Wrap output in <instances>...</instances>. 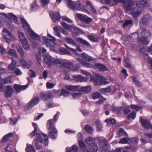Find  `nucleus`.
<instances>
[{
  "label": "nucleus",
  "instance_id": "1",
  "mask_svg": "<svg viewBox=\"0 0 152 152\" xmlns=\"http://www.w3.org/2000/svg\"><path fill=\"white\" fill-rule=\"evenodd\" d=\"M105 0V3L110 5H115L118 3L123 4L122 6L127 12H130L131 15L134 18L138 17L141 14V7L139 6L137 1L134 0Z\"/></svg>",
  "mask_w": 152,
  "mask_h": 152
},
{
  "label": "nucleus",
  "instance_id": "2",
  "mask_svg": "<svg viewBox=\"0 0 152 152\" xmlns=\"http://www.w3.org/2000/svg\"><path fill=\"white\" fill-rule=\"evenodd\" d=\"M81 59L80 58H77V61L80 62L81 64L88 68H94V66L91 64L83 61L89 62H94L96 61V59L88 55L83 53L81 55Z\"/></svg>",
  "mask_w": 152,
  "mask_h": 152
},
{
  "label": "nucleus",
  "instance_id": "3",
  "mask_svg": "<svg viewBox=\"0 0 152 152\" xmlns=\"http://www.w3.org/2000/svg\"><path fill=\"white\" fill-rule=\"evenodd\" d=\"M21 20L23 28L28 32L30 36L35 39L40 41V37L31 29L29 25L25 19L23 18H21Z\"/></svg>",
  "mask_w": 152,
  "mask_h": 152
},
{
  "label": "nucleus",
  "instance_id": "4",
  "mask_svg": "<svg viewBox=\"0 0 152 152\" xmlns=\"http://www.w3.org/2000/svg\"><path fill=\"white\" fill-rule=\"evenodd\" d=\"M51 38L48 39L47 37H44L43 39L45 40L44 44L48 48H49L51 51H55V42L56 41V38L50 35L49 34H48Z\"/></svg>",
  "mask_w": 152,
  "mask_h": 152
},
{
  "label": "nucleus",
  "instance_id": "5",
  "mask_svg": "<svg viewBox=\"0 0 152 152\" xmlns=\"http://www.w3.org/2000/svg\"><path fill=\"white\" fill-rule=\"evenodd\" d=\"M2 34L4 37L6 39V42L8 43H9L10 41L16 39V37L12 35L6 28H4L3 29Z\"/></svg>",
  "mask_w": 152,
  "mask_h": 152
},
{
  "label": "nucleus",
  "instance_id": "6",
  "mask_svg": "<svg viewBox=\"0 0 152 152\" xmlns=\"http://www.w3.org/2000/svg\"><path fill=\"white\" fill-rule=\"evenodd\" d=\"M67 6L73 10H80L81 7V4L79 1L77 2H74L71 0H67Z\"/></svg>",
  "mask_w": 152,
  "mask_h": 152
},
{
  "label": "nucleus",
  "instance_id": "7",
  "mask_svg": "<svg viewBox=\"0 0 152 152\" xmlns=\"http://www.w3.org/2000/svg\"><path fill=\"white\" fill-rule=\"evenodd\" d=\"M64 46L66 49L63 48H60L59 51L61 54H69L70 53V51L72 52L75 54L77 53L75 49L69 47L66 44H65Z\"/></svg>",
  "mask_w": 152,
  "mask_h": 152
},
{
  "label": "nucleus",
  "instance_id": "8",
  "mask_svg": "<svg viewBox=\"0 0 152 152\" xmlns=\"http://www.w3.org/2000/svg\"><path fill=\"white\" fill-rule=\"evenodd\" d=\"M99 144L100 148H102V151L103 152H106L109 146L107 140L105 139H101L99 141Z\"/></svg>",
  "mask_w": 152,
  "mask_h": 152
},
{
  "label": "nucleus",
  "instance_id": "9",
  "mask_svg": "<svg viewBox=\"0 0 152 152\" xmlns=\"http://www.w3.org/2000/svg\"><path fill=\"white\" fill-rule=\"evenodd\" d=\"M14 90L12 87L9 85L6 86L4 91V95L7 98L11 97L13 94Z\"/></svg>",
  "mask_w": 152,
  "mask_h": 152
},
{
  "label": "nucleus",
  "instance_id": "10",
  "mask_svg": "<svg viewBox=\"0 0 152 152\" xmlns=\"http://www.w3.org/2000/svg\"><path fill=\"white\" fill-rule=\"evenodd\" d=\"M50 15L52 20L55 23H56L60 21L61 17L58 12L50 11Z\"/></svg>",
  "mask_w": 152,
  "mask_h": 152
},
{
  "label": "nucleus",
  "instance_id": "11",
  "mask_svg": "<svg viewBox=\"0 0 152 152\" xmlns=\"http://www.w3.org/2000/svg\"><path fill=\"white\" fill-rule=\"evenodd\" d=\"M76 15L80 20L87 23H88L92 21V19L85 15L77 13Z\"/></svg>",
  "mask_w": 152,
  "mask_h": 152
},
{
  "label": "nucleus",
  "instance_id": "12",
  "mask_svg": "<svg viewBox=\"0 0 152 152\" xmlns=\"http://www.w3.org/2000/svg\"><path fill=\"white\" fill-rule=\"evenodd\" d=\"M63 66L66 68L68 69L69 70L73 71L77 70L79 68V66L77 65L75 66L72 63L69 62H66L63 64Z\"/></svg>",
  "mask_w": 152,
  "mask_h": 152
},
{
  "label": "nucleus",
  "instance_id": "13",
  "mask_svg": "<svg viewBox=\"0 0 152 152\" xmlns=\"http://www.w3.org/2000/svg\"><path fill=\"white\" fill-rule=\"evenodd\" d=\"M53 96L52 93L50 91L41 93L40 97L41 99L44 101H47L50 99Z\"/></svg>",
  "mask_w": 152,
  "mask_h": 152
},
{
  "label": "nucleus",
  "instance_id": "14",
  "mask_svg": "<svg viewBox=\"0 0 152 152\" xmlns=\"http://www.w3.org/2000/svg\"><path fill=\"white\" fill-rule=\"evenodd\" d=\"M39 101V98L38 97H34L28 105L25 106L24 109L25 110H28L37 104Z\"/></svg>",
  "mask_w": 152,
  "mask_h": 152
},
{
  "label": "nucleus",
  "instance_id": "15",
  "mask_svg": "<svg viewBox=\"0 0 152 152\" xmlns=\"http://www.w3.org/2000/svg\"><path fill=\"white\" fill-rule=\"evenodd\" d=\"M53 120H49L47 123V129L49 130V131H51L52 132L55 134L56 135H57L58 132L56 129L54 127V125H52Z\"/></svg>",
  "mask_w": 152,
  "mask_h": 152
},
{
  "label": "nucleus",
  "instance_id": "16",
  "mask_svg": "<svg viewBox=\"0 0 152 152\" xmlns=\"http://www.w3.org/2000/svg\"><path fill=\"white\" fill-rule=\"evenodd\" d=\"M59 29L61 30L60 31L63 34L66 35H67L68 33L66 31L63 29L59 26H55L53 28V30L54 31L55 34L56 35L60 37H61V34L58 32V30Z\"/></svg>",
  "mask_w": 152,
  "mask_h": 152
},
{
  "label": "nucleus",
  "instance_id": "17",
  "mask_svg": "<svg viewBox=\"0 0 152 152\" xmlns=\"http://www.w3.org/2000/svg\"><path fill=\"white\" fill-rule=\"evenodd\" d=\"M150 15L148 14H145L144 18L141 19L140 21V23L141 28V24L146 25L148 24L150 20Z\"/></svg>",
  "mask_w": 152,
  "mask_h": 152
},
{
  "label": "nucleus",
  "instance_id": "18",
  "mask_svg": "<svg viewBox=\"0 0 152 152\" xmlns=\"http://www.w3.org/2000/svg\"><path fill=\"white\" fill-rule=\"evenodd\" d=\"M16 91L17 92H20V91L25 90L28 86V85L23 86H21L17 84H14L13 85Z\"/></svg>",
  "mask_w": 152,
  "mask_h": 152
},
{
  "label": "nucleus",
  "instance_id": "19",
  "mask_svg": "<svg viewBox=\"0 0 152 152\" xmlns=\"http://www.w3.org/2000/svg\"><path fill=\"white\" fill-rule=\"evenodd\" d=\"M44 59L45 62L49 65H53V58L48 54H46L44 56Z\"/></svg>",
  "mask_w": 152,
  "mask_h": 152
},
{
  "label": "nucleus",
  "instance_id": "20",
  "mask_svg": "<svg viewBox=\"0 0 152 152\" xmlns=\"http://www.w3.org/2000/svg\"><path fill=\"white\" fill-rule=\"evenodd\" d=\"M94 65L95 67L94 66V68L95 69L96 68L101 72H104L107 70V67L104 65L99 63H96L94 64Z\"/></svg>",
  "mask_w": 152,
  "mask_h": 152
},
{
  "label": "nucleus",
  "instance_id": "21",
  "mask_svg": "<svg viewBox=\"0 0 152 152\" xmlns=\"http://www.w3.org/2000/svg\"><path fill=\"white\" fill-rule=\"evenodd\" d=\"M140 121L144 128L147 129L151 128L152 124L148 120L142 118L140 119Z\"/></svg>",
  "mask_w": 152,
  "mask_h": 152
},
{
  "label": "nucleus",
  "instance_id": "22",
  "mask_svg": "<svg viewBox=\"0 0 152 152\" xmlns=\"http://www.w3.org/2000/svg\"><path fill=\"white\" fill-rule=\"evenodd\" d=\"M73 80L75 81L83 82L87 80L86 77H84L81 75H78L73 76Z\"/></svg>",
  "mask_w": 152,
  "mask_h": 152
},
{
  "label": "nucleus",
  "instance_id": "23",
  "mask_svg": "<svg viewBox=\"0 0 152 152\" xmlns=\"http://www.w3.org/2000/svg\"><path fill=\"white\" fill-rule=\"evenodd\" d=\"M86 7L87 9L90 11L94 14H96V10L92 6L91 3L89 1L86 2Z\"/></svg>",
  "mask_w": 152,
  "mask_h": 152
},
{
  "label": "nucleus",
  "instance_id": "24",
  "mask_svg": "<svg viewBox=\"0 0 152 152\" xmlns=\"http://www.w3.org/2000/svg\"><path fill=\"white\" fill-rule=\"evenodd\" d=\"M137 42L140 45H147L149 43V41L147 40L146 37H143L139 38Z\"/></svg>",
  "mask_w": 152,
  "mask_h": 152
},
{
  "label": "nucleus",
  "instance_id": "25",
  "mask_svg": "<svg viewBox=\"0 0 152 152\" xmlns=\"http://www.w3.org/2000/svg\"><path fill=\"white\" fill-rule=\"evenodd\" d=\"M4 149L5 152H17L15 149V146L11 144H8Z\"/></svg>",
  "mask_w": 152,
  "mask_h": 152
},
{
  "label": "nucleus",
  "instance_id": "26",
  "mask_svg": "<svg viewBox=\"0 0 152 152\" xmlns=\"http://www.w3.org/2000/svg\"><path fill=\"white\" fill-rule=\"evenodd\" d=\"M65 88L69 90L72 91H75L79 90L80 88V86L78 85H66L65 86Z\"/></svg>",
  "mask_w": 152,
  "mask_h": 152
},
{
  "label": "nucleus",
  "instance_id": "27",
  "mask_svg": "<svg viewBox=\"0 0 152 152\" xmlns=\"http://www.w3.org/2000/svg\"><path fill=\"white\" fill-rule=\"evenodd\" d=\"M141 35L142 37H147L150 36L151 32L149 30L144 28L142 29Z\"/></svg>",
  "mask_w": 152,
  "mask_h": 152
},
{
  "label": "nucleus",
  "instance_id": "28",
  "mask_svg": "<svg viewBox=\"0 0 152 152\" xmlns=\"http://www.w3.org/2000/svg\"><path fill=\"white\" fill-rule=\"evenodd\" d=\"M64 41L67 44L71 45L76 46L77 45V43L72 38L66 37L64 38Z\"/></svg>",
  "mask_w": 152,
  "mask_h": 152
},
{
  "label": "nucleus",
  "instance_id": "29",
  "mask_svg": "<svg viewBox=\"0 0 152 152\" xmlns=\"http://www.w3.org/2000/svg\"><path fill=\"white\" fill-rule=\"evenodd\" d=\"M76 40L77 42L81 43L84 45L86 46L90 47V44L88 42L85 40L83 39L82 38L80 37L77 38L76 39Z\"/></svg>",
  "mask_w": 152,
  "mask_h": 152
},
{
  "label": "nucleus",
  "instance_id": "30",
  "mask_svg": "<svg viewBox=\"0 0 152 152\" xmlns=\"http://www.w3.org/2000/svg\"><path fill=\"white\" fill-rule=\"evenodd\" d=\"M91 87L89 86H80L79 91L86 93L90 92L91 90Z\"/></svg>",
  "mask_w": 152,
  "mask_h": 152
},
{
  "label": "nucleus",
  "instance_id": "31",
  "mask_svg": "<svg viewBox=\"0 0 152 152\" xmlns=\"http://www.w3.org/2000/svg\"><path fill=\"white\" fill-rule=\"evenodd\" d=\"M20 63L24 68H29L32 65V63H28L25 59L23 58L20 61Z\"/></svg>",
  "mask_w": 152,
  "mask_h": 152
},
{
  "label": "nucleus",
  "instance_id": "32",
  "mask_svg": "<svg viewBox=\"0 0 152 152\" xmlns=\"http://www.w3.org/2000/svg\"><path fill=\"white\" fill-rule=\"evenodd\" d=\"M16 48L18 52L20 54L22 58L24 57V55L23 51L21 47L19 44H17L16 45Z\"/></svg>",
  "mask_w": 152,
  "mask_h": 152
},
{
  "label": "nucleus",
  "instance_id": "33",
  "mask_svg": "<svg viewBox=\"0 0 152 152\" xmlns=\"http://www.w3.org/2000/svg\"><path fill=\"white\" fill-rule=\"evenodd\" d=\"M11 59L12 60V63L8 66V69L11 70H14L16 66V61L15 60H13L12 58Z\"/></svg>",
  "mask_w": 152,
  "mask_h": 152
},
{
  "label": "nucleus",
  "instance_id": "34",
  "mask_svg": "<svg viewBox=\"0 0 152 152\" xmlns=\"http://www.w3.org/2000/svg\"><path fill=\"white\" fill-rule=\"evenodd\" d=\"M132 142L131 140L127 138L121 139L119 142V143L121 144L130 143Z\"/></svg>",
  "mask_w": 152,
  "mask_h": 152
},
{
  "label": "nucleus",
  "instance_id": "35",
  "mask_svg": "<svg viewBox=\"0 0 152 152\" xmlns=\"http://www.w3.org/2000/svg\"><path fill=\"white\" fill-rule=\"evenodd\" d=\"M139 2L144 7H149L150 4V0H138Z\"/></svg>",
  "mask_w": 152,
  "mask_h": 152
},
{
  "label": "nucleus",
  "instance_id": "36",
  "mask_svg": "<svg viewBox=\"0 0 152 152\" xmlns=\"http://www.w3.org/2000/svg\"><path fill=\"white\" fill-rule=\"evenodd\" d=\"M7 53L10 56H13L15 58H17L18 56L17 54L14 50L9 49L7 51Z\"/></svg>",
  "mask_w": 152,
  "mask_h": 152
},
{
  "label": "nucleus",
  "instance_id": "37",
  "mask_svg": "<svg viewBox=\"0 0 152 152\" xmlns=\"http://www.w3.org/2000/svg\"><path fill=\"white\" fill-rule=\"evenodd\" d=\"M13 134L11 133H9L4 136L2 140V142H5L8 140H10L12 137Z\"/></svg>",
  "mask_w": 152,
  "mask_h": 152
},
{
  "label": "nucleus",
  "instance_id": "38",
  "mask_svg": "<svg viewBox=\"0 0 152 152\" xmlns=\"http://www.w3.org/2000/svg\"><path fill=\"white\" fill-rule=\"evenodd\" d=\"M85 141L87 145L90 146L95 143V140L91 137H89L86 139Z\"/></svg>",
  "mask_w": 152,
  "mask_h": 152
},
{
  "label": "nucleus",
  "instance_id": "39",
  "mask_svg": "<svg viewBox=\"0 0 152 152\" xmlns=\"http://www.w3.org/2000/svg\"><path fill=\"white\" fill-rule=\"evenodd\" d=\"M89 146H90V150L92 152H96L98 149V147L95 143Z\"/></svg>",
  "mask_w": 152,
  "mask_h": 152
},
{
  "label": "nucleus",
  "instance_id": "40",
  "mask_svg": "<svg viewBox=\"0 0 152 152\" xmlns=\"http://www.w3.org/2000/svg\"><path fill=\"white\" fill-rule=\"evenodd\" d=\"M21 43L22 45L23 48L24 49L26 50H29L30 49V47L28 45L27 40H25V41L22 42Z\"/></svg>",
  "mask_w": 152,
  "mask_h": 152
},
{
  "label": "nucleus",
  "instance_id": "41",
  "mask_svg": "<svg viewBox=\"0 0 152 152\" xmlns=\"http://www.w3.org/2000/svg\"><path fill=\"white\" fill-rule=\"evenodd\" d=\"M26 150V152H35L34 148L31 145L27 144Z\"/></svg>",
  "mask_w": 152,
  "mask_h": 152
},
{
  "label": "nucleus",
  "instance_id": "42",
  "mask_svg": "<svg viewBox=\"0 0 152 152\" xmlns=\"http://www.w3.org/2000/svg\"><path fill=\"white\" fill-rule=\"evenodd\" d=\"M6 24L7 26L9 29L13 30L14 29L15 27L12 24V22L11 20H9L6 21Z\"/></svg>",
  "mask_w": 152,
  "mask_h": 152
},
{
  "label": "nucleus",
  "instance_id": "43",
  "mask_svg": "<svg viewBox=\"0 0 152 152\" xmlns=\"http://www.w3.org/2000/svg\"><path fill=\"white\" fill-rule=\"evenodd\" d=\"M6 24L7 26L9 29L13 30L14 29L15 27L12 24V22L11 20H9L6 21Z\"/></svg>",
  "mask_w": 152,
  "mask_h": 152
},
{
  "label": "nucleus",
  "instance_id": "44",
  "mask_svg": "<svg viewBox=\"0 0 152 152\" xmlns=\"http://www.w3.org/2000/svg\"><path fill=\"white\" fill-rule=\"evenodd\" d=\"M118 134L119 137L127 136V134L123 129L120 128L118 130Z\"/></svg>",
  "mask_w": 152,
  "mask_h": 152
},
{
  "label": "nucleus",
  "instance_id": "45",
  "mask_svg": "<svg viewBox=\"0 0 152 152\" xmlns=\"http://www.w3.org/2000/svg\"><path fill=\"white\" fill-rule=\"evenodd\" d=\"M95 124L97 125V129L98 131H100L102 130V125L100 121L99 120H96L95 122Z\"/></svg>",
  "mask_w": 152,
  "mask_h": 152
},
{
  "label": "nucleus",
  "instance_id": "46",
  "mask_svg": "<svg viewBox=\"0 0 152 152\" xmlns=\"http://www.w3.org/2000/svg\"><path fill=\"white\" fill-rule=\"evenodd\" d=\"M34 142H37L40 143H42L43 142V140L41 137V135L39 134H36V136L35 138V140Z\"/></svg>",
  "mask_w": 152,
  "mask_h": 152
},
{
  "label": "nucleus",
  "instance_id": "47",
  "mask_svg": "<svg viewBox=\"0 0 152 152\" xmlns=\"http://www.w3.org/2000/svg\"><path fill=\"white\" fill-rule=\"evenodd\" d=\"M18 34L19 37L20 39L21 42H22L25 41V40H27L23 33L20 31H18Z\"/></svg>",
  "mask_w": 152,
  "mask_h": 152
},
{
  "label": "nucleus",
  "instance_id": "48",
  "mask_svg": "<svg viewBox=\"0 0 152 152\" xmlns=\"http://www.w3.org/2000/svg\"><path fill=\"white\" fill-rule=\"evenodd\" d=\"M91 96L93 99H95L100 98L101 95L99 92H96L92 94Z\"/></svg>",
  "mask_w": 152,
  "mask_h": 152
},
{
  "label": "nucleus",
  "instance_id": "49",
  "mask_svg": "<svg viewBox=\"0 0 152 152\" xmlns=\"http://www.w3.org/2000/svg\"><path fill=\"white\" fill-rule=\"evenodd\" d=\"M100 91L103 94L108 93L111 91V88L109 86L106 88L101 89Z\"/></svg>",
  "mask_w": 152,
  "mask_h": 152
},
{
  "label": "nucleus",
  "instance_id": "50",
  "mask_svg": "<svg viewBox=\"0 0 152 152\" xmlns=\"http://www.w3.org/2000/svg\"><path fill=\"white\" fill-rule=\"evenodd\" d=\"M94 83V85L96 86L102 85V84H100L99 83H101V79L100 76L98 78H94L93 79Z\"/></svg>",
  "mask_w": 152,
  "mask_h": 152
},
{
  "label": "nucleus",
  "instance_id": "51",
  "mask_svg": "<svg viewBox=\"0 0 152 152\" xmlns=\"http://www.w3.org/2000/svg\"><path fill=\"white\" fill-rule=\"evenodd\" d=\"M132 79L135 85L139 87L142 86V84L140 82L134 77H133Z\"/></svg>",
  "mask_w": 152,
  "mask_h": 152
},
{
  "label": "nucleus",
  "instance_id": "52",
  "mask_svg": "<svg viewBox=\"0 0 152 152\" xmlns=\"http://www.w3.org/2000/svg\"><path fill=\"white\" fill-rule=\"evenodd\" d=\"M88 38L91 41L95 42L98 40L97 37L93 35H88L87 36Z\"/></svg>",
  "mask_w": 152,
  "mask_h": 152
},
{
  "label": "nucleus",
  "instance_id": "53",
  "mask_svg": "<svg viewBox=\"0 0 152 152\" xmlns=\"http://www.w3.org/2000/svg\"><path fill=\"white\" fill-rule=\"evenodd\" d=\"M101 83H99L100 84H102V85H104L108 84L109 83L108 81H107V79L106 78L103 77L102 76H100Z\"/></svg>",
  "mask_w": 152,
  "mask_h": 152
},
{
  "label": "nucleus",
  "instance_id": "54",
  "mask_svg": "<svg viewBox=\"0 0 152 152\" xmlns=\"http://www.w3.org/2000/svg\"><path fill=\"white\" fill-rule=\"evenodd\" d=\"M8 15L10 18L13 19L15 23L18 24L19 23V21L17 20V18L15 15L12 13H9Z\"/></svg>",
  "mask_w": 152,
  "mask_h": 152
},
{
  "label": "nucleus",
  "instance_id": "55",
  "mask_svg": "<svg viewBox=\"0 0 152 152\" xmlns=\"http://www.w3.org/2000/svg\"><path fill=\"white\" fill-rule=\"evenodd\" d=\"M136 113L134 111H132L128 116L127 118L128 119L132 118V120L134 119L136 116Z\"/></svg>",
  "mask_w": 152,
  "mask_h": 152
},
{
  "label": "nucleus",
  "instance_id": "56",
  "mask_svg": "<svg viewBox=\"0 0 152 152\" xmlns=\"http://www.w3.org/2000/svg\"><path fill=\"white\" fill-rule=\"evenodd\" d=\"M132 21L131 19L126 20L123 25V27L125 28L126 26L132 24Z\"/></svg>",
  "mask_w": 152,
  "mask_h": 152
},
{
  "label": "nucleus",
  "instance_id": "57",
  "mask_svg": "<svg viewBox=\"0 0 152 152\" xmlns=\"http://www.w3.org/2000/svg\"><path fill=\"white\" fill-rule=\"evenodd\" d=\"M146 61L148 66L152 69V58L148 57L146 59Z\"/></svg>",
  "mask_w": 152,
  "mask_h": 152
},
{
  "label": "nucleus",
  "instance_id": "58",
  "mask_svg": "<svg viewBox=\"0 0 152 152\" xmlns=\"http://www.w3.org/2000/svg\"><path fill=\"white\" fill-rule=\"evenodd\" d=\"M129 106L123 107V111L125 114L126 115L131 112V110L129 109Z\"/></svg>",
  "mask_w": 152,
  "mask_h": 152
},
{
  "label": "nucleus",
  "instance_id": "59",
  "mask_svg": "<svg viewBox=\"0 0 152 152\" xmlns=\"http://www.w3.org/2000/svg\"><path fill=\"white\" fill-rule=\"evenodd\" d=\"M69 94V92L67 91L64 89H62L61 90V94L60 95L61 96H64L66 97Z\"/></svg>",
  "mask_w": 152,
  "mask_h": 152
},
{
  "label": "nucleus",
  "instance_id": "60",
  "mask_svg": "<svg viewBox=\"0 0 152 152\" xmlns=\"http://www.w3.org/2000/svg\"><path fill=\"white\" fill-rule=\"evenodd\" d=\"M85 129L88 133H91L92 132L93 129L91 126L86 125L85 126Z\"/></svg>",
  "mask_w": 152,
  "mask_h": 152
},
{
  "label": "nucleus",
  "instance_id": "61",
  "mask_svg": "<svg viewBox=\"0 0 152 152\" xmlns=\"http://www.w3.org/2000/svg\"><path fill=\"white\" fill-rule=\"evenodd\" d=\"M105 122H107L108 124H113L115 123V120L114 119L110 118L109 119H106L105 120Z\"/></svg>",
  "mask_w": 152,
  "mask_h": 152
},
{
  "label": "nucleus",
  "instance_id": "62",
  "mask_svg": "<svg viewBox=\"0 0 152 152\" xmlns=\"http://www.w3.org/2000/svg\"><path fill=\"white\" fill-rule=\"evenodd\" d=\"M48 135L50 138L52 139H55L57 136V135H55V134L52 132L51 131L49 132Z\"/></svg>",
  "mask_w": 152,
  "mask_h": 152
},
{
  "label": "nucleus",
  "instance_id": "63",
  "mask_svg": "<svg viewBox=\"0 0 152 152\" xmlns=\"http://www.w3.org/2000/svg\"><path fill=\"white\" fill-rule=\"evenodd\" d=\"M139 30L137 32H135L134 33L132 34L130 36V38H132L133 39H134L137 38L139 37Z\"/></svg>",
  "mask_w": 152,
  "mask_h": 152
},
{
  "label": "nucleus",
  "instance_id": "64",
  "mask_svg": "<svg viewBox=\"0 0 152 152\" xmlns=\"http://www.w3.org/2000/svg\"><path fill=\"white\" fill-rule=\"evenodd\" d=\"M9 18L6 14L3 12L0 13V19L4 20Z\"/></svg>",
  "mask_w": 152,
  "mask_h": 152
}]
</instances>
